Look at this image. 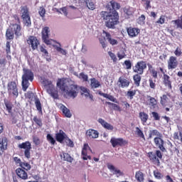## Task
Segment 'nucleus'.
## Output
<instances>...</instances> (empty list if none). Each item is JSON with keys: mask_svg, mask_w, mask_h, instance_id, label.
Returning a JSON list of instances; mask_svg holds the SVG:
<instances>
[{"mask_svg": "<svg viewBox=\"0 0 182 182\" xmlns=\"http://www.w3.org/2000/svg\"><path fill=\"white\" fill-rule=\"evenodd\" d=\"M35 105L37 110L42 112V104L41 103V100H39V99L36 100Z\"/></svg>", "mask_w": 182, "mask_h": 182, "instance_id": "nucleus-54", "label": "nucleus"}, {"mask_svg": "<svg viewBox=\"0 0 182 182\" xmlns=\"http://www.w3.org/2000/svg\"><path fill=\"white\" fill-rule=\"evenodd\" d=\"M152 117H154V119L156 121H159L160 120V115L156 112H151Z\"/></svg>", "mask_w": 182, "mask_h": 182, "instance_id": "nucleus-63", "label": "nucleus"}, {"mask_svg": "<svg viewBox=\"0 0 182 182\" xmlns=\"http://www.w3.org/2000/svg\"><path fill=\"white\" fill-rule=\"evenodd\" d=\"M139 119H141V122L144 126L146 125L147 121L149 120V114H147L144 112H139Z\"/></svg>", "mask_w": 182, "mask_h": 182, "instance_id": "nucleus-31", "label": "nucleus"}, {"mask_svg": "<svg viewBox=\"0 0 182 182\" xmlns=\"http://www.w3.org/2000/svg\"><path fill=\"white\" fill-rule=\"evenodd\" d=\"M147 156L149 157L150 161L153 163V164L157 166V167H160V160L163 159V154H161V151L156 150L155 152L149 151L147 154Z\"/></svg>", "mask_w": 182, "mask_h": 182, "instance_id": "nucleus-4", "label": "nucleus"}, {"mask_svg": "<svg viewBox=\"0 0 182 182\" xmlns=\"http://www.w3.org/2000/svg\"><path fill=\"white\" fill-rule=\"evenodd\" d=\"M78 77L79 79H82L84 82H87V80H89V77L84 73H80Z\"/></svg>", "mask_w": 182, "mask_h": 182, "instance_id": "nucleus-57", "label": "nucleus"}, {"mask_svg": "<svg viewBox=\"0 0 182 182\" xmlns=\"http://www.w3.org/2000/svg\"><path fill=\"white\" fill-rule=\"evenodd\" d=\"M147 99L148 101L149 102L150 106H151L152 107H156V106H157V100H156V98L150 95H148Z\"/></svg>", "mask_w": 182, "mask_h": 182, "instance_id": "nucleus-39", "label": "nucleus"}, {"mask_svg": "<svg viewBox=\"0 0 182 182\" xmlns=\"http://www.w3.org/2000/svg\"><path fill=\"white\" fill-rule=\"evenodd\" d=\"M18 149L24 150V156L26 159H31V150H32V144L29 141L22 142L18 145Z\"/></svg>", "mask_w": 182, "mask_h": 182, "instance_id": "nucleus-9", "label": "nucleus"}, {"mask_svg": "<svg viewBox=\"0 0 182 182\" xmlns=\"http://www.w3.org/2000/svg\"><path fill=\"white\" fill-rule=\"evenodd\" d=\"M127 97H129V99L132 100L133 99V97L136 96V90L127 91Z\"/></svg>", "mask_w": 182, "mask_h": 182, "instance_id": "nucleus-58", "label": "nucleus"}, {"mask_svg": "<svg viewBox=\"0 0 182 182\" xmlns=\"http://www.w3.org/2000/svg\"><path fill=\"white\" fill-rule=\"evenodd\" d=\"M124 65L126 66V69H132V62H130V60H126L124 61Z\"/></svg>", "mask_w": 182, "mask_h": 182, "instance_id": "nucleus-64", "label": "nucleus"}, {"mask_svg": "<svg viewBox=\"0 0 182 182\" xmlns=\"http://www.w3.org/2000/svg\"><path fill=\"white\" fill-rule=\"evenodd\" d=\"M124 12L127 15V16H131V15H133V13L132 11H130V8L129 7H125L124 8Z\"/></svg>", "mask_w": 182, "mask_h": 182, "instance_id": "nucleus-62", "label": "nucleus"}, {"mask_svg": "<svg viewBox=\"0 0 182 182\" xmlns=\"http://www.w3.org/2000/svg\"><path fill=\"white\" fill-rule=\"evenodd\" d=\"M57 87H59V89L64 92V93L66 92L68 89V81L66 80V78H59L57 80Z\"/></svg>", "mask_w": 182, "mask_h": 182, "instance_id": "nucleus-15", "label": "nucleus"}, {"mask_svg": "<svg viewBox=\"0 0 182 182\" xmlns=\"http://www.w3.org/2000/svg\"><path fill=\"white\" fill-rule=\"evenodd\" d=\"M4 105L6 106L7 112L9 113H12V108L14 107V105H12V102H11V101L4 100Z\"/></svg>", "mask_w": 182, "mask_h": 182, "instance_id": "nucleus-38", "label": "nucleus"}, {"mask_svg": "<svg viewBox=\"0 0 182 182\" xmlns=\"http://www.w3.org/2000/svg\"><path fill=\"white\" fill-rule=\"evenodd\" d=\"M162 137L163 136L155 137L154 139V143L156 147L159 149L162 153H164V151H166V147H164V140L161 139Z\"/></svg>", "mask_w": 182, "mask_h": 182, "instance_id": "nucleus-14", "label": "nucleus"}, {"mask_svg": "<svg viewBox=\"0 0 182 182\" xmlns=\"http://www.w3.org/2000/svg\"><path fill=\"white\" fill-rule=\"evenodd\" d=\"M79 89L80 87L77 85L71 84L67 87V90H65L64 92L65 93V96L75 99V97H77V95H79Z\"/></svg>", "mask_w": 182, "mask_h": 182, "instance_id": "nucleus-7", "label": "nucleus"}, {"mask_svg": "<svg viewBox=\"0 0 182 182\" xmlns=\"http://www.w3.org/2000/svg\"><path fill=\"white\" fill-rule=\"evenodd\" d=\"M20 12L21 14V18L23 19V23L26 26H31L32 22L31 21V16L29 15V9L28 6H21Z\"/></svg>", "mask_w": 182, "mask_h": 182, "instance_id": "nucleus-5", "label": "nucleus"}, {"mask_svg": "<svg viewBox=\"0 0 182 182\" xmlns=\"http://www.w3.org/2000/svg\"><path fill=\"white\" fill-rule=\"evenodd\" d=\"M33 79H35V75L32 70L28 68H23V75L21 77V87L23 92H26L29 86H31V83L29 82H33Z\"/></svg>", "mask_w": 182, "mask_h": 182, "instance_id": "nucleus-2", "label": "nucleus"}, {"mask_svg": "<svg viewBox=\"0 0 182 182\" xmlns=\"http://www.w3.org/2000/svg\"><path fill=\"white\" fill-rule=\"evenodd\" d=\"M102 33L105 35L107 41L109 42V45L114 46L115 45H119V41L113 38H112V34L110 33L103 31Z\"/></svg>", "mask_w": 182, "mask_h": 182, "instance_id": "nucleus-23", "label": "nucleus"}, {"mask_svg": "<svg viewBox=\"0 0 182 182\" xmlns=\"http://www.w3.org/2000/svg\"><path fill=\"white\" fill-rule=\"evenodd\" d=\"M68 136V134L63 132V130L60 129L59 132L55 134V139L58 141V143H63L65 139Z\"/></svg>", "mask_w": 182, "mask_h": 182, "instance_id": "nucleus-25", "label": "nucleus"}, {"mask_svg": "<svg viewBox=\"0 0 182 182\" xmlns=\"http://www.w3.org/2000/svg\"><path fill=\"white\" fill-rule=\"evenodd\" d=\"M178 66V61L175 56H171L168 60V70L176 69Z\"/></svg>", "mask_w": 182, "mask_h": 182, "instance_id": "nucleus-18", "label": "nucleus"}, {"mask_svg": "<svg viewBox=\"0 0 182 182\" xmlns=\"http://www.w3.org/2000/svg\"><path fill=\"white\" fill-rule=\"evenodd\" d=\"M132 69L134 73L143 75V73H144V70L147 69V64L146 63V61L140 60L135 64Z\"/></svg>", "mask_w": 182, "mask_h": 182, "instance_id": "nucleus-8", "label": "nucleus"}, {"mask_svg": "<svg viewBox=\"0 0 182 182\" xmlns=\"http://www.w3.org/2000/svg\"><path fill=\"white\" fill-rule=\"evenodd\" d=\"M107 105H109V106H112L114 110H118V112H122V108H120V106L117 105V104H114L110 102H107Z\"/></svg>", "mask_w": 182, "mask_h": 182, "instance_id": "nucleus-46", "label": "nucleus"}, {"mask_svg": "<svg viewBox=\"0 0 182 182\" xmlns=\"http://www.w3.org/2000/svg\"><path fill=\"white\" fill-rule=\"evenodd\" d=\"M60 110L63 112V114L65 116V117H68L70 119L72 117V113H70V109H69L66 106L61 105L60 107Z\"/></svg>", "mask_w": 182, "mask_h": 182, "instance_id": "nucleus-30", "label": "nucleus"}, {"mask_svg": "<svg viewBox=\"0 0 182 182\" xmlns=\"http://www.w3.org/2000/svg\"><path fill=\"white\" fill-rule=\"evenodd\" d=\"M108 55L109 56H110L113 62H117V57H116V55L114 53H113L112 51H109Z\"/></svg>", "mask_w": 182, "mask_h": 182, "instance_id": "nucleus-60", "label": "nucleus"}, {"mask_svg": "<svg viewBox=\"0 0 182 182\" xmlns=\"http://www.w3.org/2000/svg\"><path fill=\"white\" fill-rule=\"evenodd\" d=\"M53 48H55V49H56L57 52H59L60 53H61V55H66L68 53L66 52V50H64L63 48H62L58 46H53Z\"/></svg>", "mask_w": 182, "mask_h": 182, "instance_id": "nucleus-50", "label": "nucleus"}, {"mask_svg": "<svg viewBox=\"0 0 182 182\" xmlns=\"http://www.w3.org/2000/svg\"><path fill=\"white\" fill-rule=\"evenodd\" d=\"M100 95L103 97H105V99H108L111 102H113L114 103H119V101L114 97H113V95H110L109 94L103 92L100 93Z\"/></svg>", "mask_w": 182, "mask_h": 182, "instance_id": "nucleus-35", "label": "nucleus"}, {"mask_svg": "<svg viewBox=\"0 0 182 182\" xmlns=\"http://www.w3.org/2000/svg\"><path fill=\"white\" fill-rule=\"evenodd\" d=\"M26 42L28 45L31 46L32 50H38L39 45H41V42H39V40L38 39V38L33 36H30L27 39Z\"/></svg>", "mask_w": 182, "mask_h": 182, "instance_id": "nucleus-13", "label": "nucleus"}, {"mask_svg": "<svg viewBox=\"0 0 182 182\" xmlns=\"http://www.w3.org/2000/svg\"><path fill=\"white\" fill-rule=\"evenodd\" d=\"M148 69L151 76H152L154 79H157L159 77V74L160 72L157 71V70H156L153 65L148 64Z\"/></svg>", "mask_w": 182, "mask_h": 182, "instance_id": "nucleus-29", "label": "nucleus"}, {"mask_svg": "<svg viewBox=\"0 0 182 182\" xmlns=\"http://www.w3.org/2000/svg\"><path fill=\"white\" fill-rule=\"evenodd\" d=\"M135 178L139 182H144V173L141 171H138L135 173Z\"/></svg>", "mask_w": 182, "mask_h": 182, "instance_id": "nucleus-34", "label": "nucleus"}, {"mask_svg": "<svg viewBox=\"0 0 182 182\" xmlns=\"http://www.w3.org/2000/svg\"><path fill=\"white\" fill-rule=\"evenodd\" d=\"M14 35L16 38L22 36V27L21 24L13 23L6 31V37L7 41H12L14 38Z\"/></svg>", "mask_w": 182, "mask_h": 182, "instance_id": "nucleus-3", "label": "nucleus"}, {"mask_svg": "<svg viewBox=\"0 0 182 182\" xmlns=\"http://www.w3.org/2000/svg\"><path fill=\"white\" fill-rule=\"evenodd\" d=\"M46 47L45 46H41L40 48V50L42 53H43L44 56L46 58H49V53H48V50L46 48Z\"/></svg>", "mask_w": 182, "mask_h": 182, "instance_id": "nucleus-52", "label": "nucleus"}, {"mask_svg": "<svg viewBox=\"0 0 182 182\" xmlns=\"http://www.w3.org/2000/svg\"><path fill=\"white\" fill-rule=\"evenodd\" d=\"M156 136V137H163V134L157 129H153L149 131L148 139H153Z\"/></svg>", "mask_w": 182, "mask_h": 182, "instance_id": "nucleus-32", "label": "nucleus"}, {"mask_svg": "<svg viewBox=\"0 0 182 182\" xmlns=\"http://www.w3.org/2000/svg\"><path fill=\"white\" fill-rule=\"evenodd\" d=\"M8 149V138L6 136L0 137V156L4 154V151Z\"/></svg>", "mask_w": 182, "mask_h": 182, "instance_id": "nucleus-16", "label": "nucleus"}, {"mask_svg": "<svg viewBox=\"0 0 182 182\" xmlns=\"http://www.w3.org/2000/svg\"><path fill=\"white\" fill-rule=\"evenodd\" d=\"M110 143L114 148L124 147V146H127V144H129V141L124 139L123 138L112 137Z\"/></svg>", "mask_w": 182, "mask_h": 182, "instance_id": "nucleus-11", "label": "nucleus"}, {"mask_svg": "<svg viewBox=\"0 0 182 182\" xmlns=\"http://www.w3.org/2000/svg\"><path fill=\"white\" fill-rule=\"evenodd\" d=\"M20 167L26 171H29V170L31 168V164H29L28 162H21Z\"/></svg>", "mask_w": 182, "mask_h": 182, "instance_id": "nucleus-42", "label": "nucleus"}, {"mask_svg": "<svg viewBox=\"0 0 182 182\" xmlns=\"http://www.w3.org/2000/svg\"><path fill=\"white\" fill-rule=\"evenodd\" d=\"M49 27L46 26L42 29L41 38L42 41L46 45H52L53 42L56 43L53 39H49Z\"/></svg>", "mask_w": 182, "mask_h": 182, "instance_id": "nucleus-10", "label": "nucleus"}, {"mask_svg": "<svg viewBox=\"0 0 182 182\" xmlns=\"http://www.w3.org/2000/svg\"><path fill=\"white\" fill-rule=\"evenodd\" d=\"M149 87L153 90H156V80H153V78L149 79Z\"/></svg>", "mask_w": 182, "mask_h": 182, "instance_id": "nucleus-51", "label": "nucleus"}, {"mask_svg": "<svg viewBox=\"0 0 182 182\" xmlns=\"http://www.w3.org/2000/svg\"><path fill=\"white\" fill-rule=\"evenodd\" d=\"M154 176L157 180H161L163 178V173H161L159 169L154 171Z\"/></svg>", "mask_w": 182, "mask_h": 182, "instance_id": "nucleus-44", "label": "nucleus"}, {"mask_svg": "<svg viewBox=\"0 0 182 182\" xmlns=\"http://www.w3.org/2000/svg\"><path fill=\"white\" fill-rule=\"evenodd\" d=\"M130 86V80L124 78V77H119L118 79V87L124 89V87H129Z\"/></svg>", "mask_w": 182, "mask_h": 182, "instance_id": "nucleus-20", "label": "nucleus"}, {"mask_svg": "<svg viewBox=\"0 0 182 182\" xmlns=\"http://www.w3.org/2000/svg\"><path fill=\"white\" fill-rule=\"evenodd\" d=\"M146 16L144 14H141V16L138 18V23L139 25H144L146 23Z\"/></svg>", "mask_w": 182, "mask_h": 182, "instance_id": "nucleus-49", "label": "nucleus"}, {"mask_svg": "<svg viewBox=\"0 0 182 182\" xmlns=\"http://www.w3.org/2000/svg\"><path fill=\"white\" fill-rule=\"evenodd\" d=\"M6 55H11V42L9 41L6 43Z\"/></svg>", "mask_w": 182, "mask_h": 182, "instance_id": "nucleus-59", "label": "nucleus"}, {"mask_svg": "<svg viewBox=\"0 0 182 182\" xmlns=\"http://www.w3.org/2000/svg\"><path fill=\"white\" fill-rule=\"evenodd\" d=\"M7 92L10 97H14L16 99L19 96V92L18 91V84L16 82L11 81L7 84Z\"/></svg>", "mask_w": 182, "mask_h": 182, "instance_id": "nucleus-6", "label": "nucleus"}, {"mask_svg": "<svg viewBox=\"0 0 182 182\" xmlns=\"http://www.w3.org/2000/svg\"><path fill=\"white\" fill-rule=\"evenodd\" d=\"M98 122L100 123L102 127H104V129H106V130H109L110 132H112L113 131V129H114L113 125L109 124L107 122L102 118L98 119Z\"/></svg>", "mask_w": 182, "mask_h": 182, "instance_id": "nucleus-28", "label": "nucleus"}, {"mask_svg": "<svg viewBox=\"0 0 182 182\" xmlns=\"http://www.w3.org/2000/svg\"><path fill=\"white\" fill-rule=\"evenodd\" d=\"M38 14L41 18H45V15L46 14V10L45 9V7L41 6L38 11Z\"/></svg>", "mask_w": 182, "mask_h": 182, "instance_id": "nucleus-56", "label": "nucleus"}, {"mask_svg": "<svg viewBox=\"0 0 182 182\" xmlns=\"http://www.w3.org/2000/svg\"><path fill=\"white\" fill-rule=\"evenodd\" d=\"M158 70H159L161 73L164 75L162 79L164 86H166V87H168V89L171 90V89H173V86H171V80H170V77L168 76V75L166 74L164 68L159 67L158 68Z\"/></svg>", "mask_w": 182, "mask_h": 182, "instance_id": "nucleus-12", "label": "nucleus"}, {"mask_svg": "<svg viewBox=\"0 0 182 182\" xmlns=\"http://www.w3.org/2000/svg\"><path fill=\"white\" fill-rule=\"evenodd\" d=\"M140 75H141V74H137V73L133 75L134 83L135 86H136L137 87L140 86V82H141V76Z\"/></svg>", "mask_w": 182, "mask_h": 182, "instance_id": "nucleus-33", "label": "nucleus"}, {"mask_svg": "<svg viewBox=\"0 0 182 182\" xmlns=\"http://www.w3.org/2000/svg\"><path fill=\"white\" fill-rule=\"evenodd\" d=\"M166 22V16L161 15L160 18L155 22L156 25H163Z\"/></svg>", "mask_w": 182, "mask_h": 182, "instance_id": "nucleus-48", "label": "nucleus"}, {"mask_svg": "<svg viewBox=\"0 0 182 182\" xmlns=\"http://www.w3.org/2000/svg\"><path fill=\"white\" fill-rule=\"evenodd\" d=\"M33 141L36 146H39V144H41V139L36 136H33Z\"/></svg>", "mask_w": 182, "mask_h": 182, "instance_id": "nucleus-61", "label": "nucleus"}, {"mask_svg": "<svg viewBox=\"0 0 182 182\" xmlns=\"http://www.w3.org/2000/svg\"><path fill=\"white\" fill-rule=\"evenodd\" d=\"M46 139L48 143L51 144L52 146H55V144L56 143V140H55V138H53V136H52L50 134H47Z\"/></svg>", "mask_w": 182, "mask_h": 182, "instance_id": "nucleus-43", "label": "nucleus"}, {"mask_svg": "<svg viewBox=\"0 0 182 182\" xmlns=\"http://www.w3.org/2000/svg\"><path fill=\"white\" fill-rule=\"evenodd\" d=\"M60 157L61 159H63L64 161H68V163H72V161H73V158H72L68 153L63 152V154L60 155Z\"/></svg>", "mask_w": 182, "mask_h": 182, "instance_id": "nucleus-37", "label": "nucleus"}, {"mask_svg": "<svg viewBox=\"0 0 182 182\" xmlns=\"http://www.w3.org/2000/svg\"><path fill=\"white\" fill-rule=\"evenodd\" d=\"M135 133L138 137H140L141 139H143V140H146V136H144V134L143 133V131L139 128V127H136Z\"/></svg>", "mask_w": 182, "mask_h": 182, "instance_id": "nucleus-41", "label": "nucleus"}, {"mask_svg": "<svg viewBox=\"0 0 182 182\" xmlns=\"http://www.w3.org/2000/svg\"><path fill=\"white\" fill-rule=\"evenodd\" d=\"M127 32L129 38H136L140 33V29L134 27H129Z\"/></svg>", "mask_w": 182, "mask_h": 182, "instance_id": "nucleus-22", "label": "nucleus"}, {"mask_svg": "<svg viewBox=\"0 0 182 182\" xmlns=\"http://www.w3.org/2000/svg\"><path fill=\"white\" fill-rule=\"evenodd\" d=\"M160 99V104L163 107H167V106L168 107H173V105L170 104L171 102L170 101V98L167 97V95H163Z\"/></svg>", "mask_w": 182, "mask_h": 182, "instance_id": "nucleus-21", "label": "nucleus"}, {"mask_svg": "<svg viewBox=\"0 0 182 182\" xmlns=\"http://www.w3.org/2000/svg\"><path fill=\"white\" fill-rule=\"evenodd\" d=\"M85 134H86V137L90 139H97L99 137V132L93 129H90L87 130Z\"/></svg>", "mask_w": 182, "mask_h": 182, "instance_id": "nucleus-24", "label": "nucleus"}, {"mask_svg": "<svg viewBox=\"0 0 182 182\" xmlns=\"http://www.w3.org/2000/svg\"><path fill=\"white\" fill-rule=\"evenodd\" d=\"M47 93H48V95H50L53 99H59V92L53 85L51 87L47 88Z\"/></svg>", "mask_w": 182, "mask_h": 182, "instance_id": "nucleus-17", "label": "nucleus"}, {"mask_svg": "<svg viewBox=\"0 0 182 182\" xmlns=\"http://www.w3.org/2000/svg\"><path fill=\"white\" fill-rule=\"evenodd\" d=\"M42 85H43L45 87H50L53 86V84H52V81H50L48 80H43L42 82Z\"/></svg>", "mask_w": 182, "mask_h": 182, "instance_id": "nucleus-53", "label": "nucleus"}, {"mask_svg": "<svg viewBox=\"0 0 182 182\" xmlns=\"http://www.w3.org/2000/svg\"><path fill=\"white\" fill-rule=\"evenodd\" d=\"M173 139L174 140H180L182 143V131L178 132L173 133Z\"/></svg>", "mask_w": 182, "mask_h": 182, "instance_id": "nucleus-47", "label": "nucleus"}, {"mask_svg": "<svg viewBox=\"0 0 182 182\" xmlns=\"http://www.w3.org/2000/svg\"><path fill=\"white\" fill-rule=\"evenodd\" d=\"M33 122H35V123H36L38 126H39V127H42V126H43V124L42 123V119L38 118L37 116H35V117H33Z\"/></svg>", "mask_w": 182, "mask_h": 182, "instance_id": "nucleus-55", "label": "nucleus"}, {"mask_svg": "<svg viewBox=\"0 0 182 182\" xmlns=\"http://www.w3.org/2000/svg\"><path fill=\"white\" fill-rule=\"evenodd\" d=\"M64 141L68 147H75V144L73 143V141L68 138V136L67 137H65Z\"/></svg>", "mask_w": 182, "mask_h": 182, "instance_id": "nucleus-45", "label": "nucleus"}, {"mask_svg": "<svg viewBox=\"0 0 182 182\" xmlns=\"http://www.w3.org/2000/svg\"><path fill=\"white\" fill-rule=\"evenodd\" d=\"M90 86L92 89H97L100 86V82L93 77L90 79Z\"/></svg>", "mask_w": 182, "mask_h": 182, "instance_id": "nucleus-36", "label": "nucleus"}, {"mask_svg": "<svg viewBox=\"0 0 182 182\" xmlns=\"http://www.w3.org/2000/svg\"><path fill=\"white\" fill-rule=\"evenodd\" d=\"M107 168L111 171V173H113L117 177H120V176H123V172L120 171L119 169H117L114 166L112 165L111 164H107Z\"/></svg>", "mask_w": 182, "mask_h": 182, "instance_id": "nucleus-26", "label": "nucleus"}, {"mask_svg": "<svg viewBox=\"0 0 182 182\" xmlns=\"http://www.w3.org/2000/svg\"><path fill=\"white\" fill-rule=\"evenodd\" d=\"M16 174L19 178H21V180H28V173H26L22 168H18L16 170Z\"/></svg>", "mask_w": 182, "mask_h": 182, "instance_id": "nucleus-27", "label": "nucleus"}, {"mask_svg": "<svg viewBox=\"0 0 182 182\" xmlns=\"http://www.w3.org/2000/svg\"><path fill=\"white\" fill-rule=\"evenodd\" d=\"M117 58H119V60H122V59H124L126 58V50L124 48H122L118 53H117Z\"/></svg>", "mask_w": 182, "mask_h": 182, "instance_id": "nucleus-40", "label": "nucleus"}, {"mask_svg": "<svg viewBox=\"0 0 182 182\" xmlns=\"http://www.w3.org/2000/svg\"><path fill=\"white\" fill-rule=\"evenodd\" d=\"M87 150L92 151V149L89 146L88 144H85L82 150V156L84 160H92V156L90 155H87Z\"/></svg>", "mask_w": 182, "mask_h": 182, "instance_id": "nucleus-19", "label": "nucleus"}, {"mask_svg": "<svg viewBox=\"0 0 182 182\" xmlns=\"http://www.w3.org/2000/svg\"><path fill=\"white\" fill-rule=\"evenodd\" d=\"M109 11H102L100 14L101 18L105 22V26L108 29H116V26L120 23V16H119V9L122 8L120 4L112 0L106 5Z\"/></svg>", "mask_w": 182, "mask_h": 182, "instance_id": "nucleus-1", "label": "nucleus"}]
</instances>
